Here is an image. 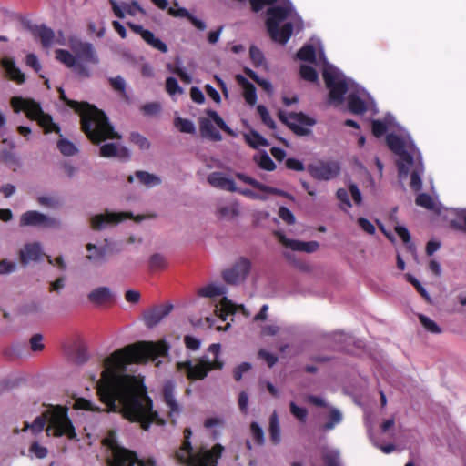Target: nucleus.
<instances>
[{
    "mask_svg": "<svg viewBox=\"0 0 466 466\" xmlns=\"http://www.w3.org/2000/svg\"><path fill=\"white\" fill-rule=\"evenodd\" d=\"M86 258L93 265H101L106 260V248L94 243L86 245Z\"/></svg>",
    "mask_w": 466,
    "mask_h": 466,
    "instance_id": "393cba45",
    "label": "nucleus"
},
{
    "mask_svg": "<svg viewBox=\"0 0 466 466\" xmlns=\"http://www.w3.org/2000/svg\"><path fill=\"white\" fill-rule=\"evenodd\" d=\"M200 132L203 137H208L211 140L220 141L222 139L220 133L208 119L202 118L200 120Z\"/></svg>",
    "mask_w": 466,
    "mask_h": 466,
    "instance_id": "473e14b6",
    "label": "nucleus"
},
{
    "mask_svg": "<svg viewBox=\"0 0 466 466\" xmlns=\"http://www.w3.org/2000/svg\"><path fill=\"white\" fill-rule=\"evenodd\" d=\"M395 126L394 117L388 115L383 121L374 120L372 122V133L379 137L385 132H389L386 141L390 150L399 157L397 161L399 177L404 180L410 173V187L418 191L422 187L421 176L424 173L421 155L410 139L409 133L399 127L395 130Z\"/></svg>",
    "mask_w": 466,
    "mask_h": 466,
    "instance_id": "7ed1b4c3",
    "label": "nucleus"
},
{
    "mask_svg": "<svg viewBox=\"0 0 466 466\" xmlns=\"http://www.w3.org/2000/svg\"><path fill=\"white\" fill-rule=\"evenodd\" d=\"M29 452L38 459H44L47 455V449L38 442H34L29 448Z\"/></svg>",
    "mask_w": 466,
    "mask_h": 466,
    "instance_id": "6e6d98bb",
    "label": "nucleus"
},
{
    "mask_svg": "<svg viewBox=\"0 0 466 466\" xmlns=\"http://www.w3.org/2000/svg\"><path fill=\"white\" fill-rule=\"evenodd\" d=\"M38 35L41 39L42 45L45 47H49L52 45L57 43L63 45L65 43L64 37L60 33V37L56 38L55 33L52 29L47 26L42 25L37 30Z\"/></svg>",
    "mask_w": 466,
    "mask_h": 466,
    "instance_id": "c85d7f7f",
    "label": "nucleus"
},
{
    "mask_svg": "<svg viewBox=\"0 0 466 466\" xmlns=\"http://www.w3.org/2000/svg\"><path fill=\"white\" fill-rule=\"evenodd\" d=\"M136 463L138 466H156V461L153 459L137 460L134 452L125 448L116 449L112 453L110 460V466H134Z\"/></svg>",
    "mask_w": 466,
    "mask_h": 466,
    "instance_id": "f8f14e48",
    "label": "nucleus"
},
{
    "mask_svg": "<svg viewBox=\"0 0 466 466\" xmlns=\"http://www.w3.org/2000/svg\"><path fill=\"white\" fill-rule=\"evenodd\" d=\"M74 408L76 410H85L90 411L99 410V409L92 401L84 398H77L75 400Z\"/></svg>",
    "mask_w": 466,
    "mask_h": 466,
    "instance_id": "8fccbe9b",
    "label": "nucleus"
},
{
    "mask_svg": "<svg viewBox=\"0 0 466 466\" xmlns=\"http://www.w3.org/2000/svg\"><path fill=\"white\" fill-rule=\"evenodd\" d=\"M16 265L15 263L8 260L2 259L0 261V274H8L15 270Z\"/></svg>",
    "mask_w": 466,
    "mask_h": 466,
    "instance_id": "69168bd1",
    "label": "nucleus"
},
{
    "mask_svg": "<svg viewBox=\"0 0 466 466\" xmlns=\"http://www.w3.org/2000/svg\"><path fill=\"white\" fill-rule=\"evenodd\" d=\"M148 264L151 269H162L167 265V259L163 254L155 253L150 256Z\"/></svg>",
    "mask_w": 466,
    "mask_h": 466,
    "instance_id": "37998d69",
    "label": "nucleus"
},
{
    "mask_svg": "<svg viewBox=\"0 0 466 466\" xmlns=\"http://www.w3.org/2000/svg\"><path fill=\"white\" fill-rule=\"evenodd\" d=\"M249 54L255 65L258 66L263 63V54L258 47L252 46L249 49Z\"/></svg>",
    "mask_w": 466,
    "mask_h": 466,
    "instance_id": "0e129e2a",
    "label": "nucleus"
},
{
    "mask_svg": "<svg viewBox=\"0 0 466 466\" xmlns=\"http://www.w3.org/2000/svg\"><path fill=\"white\" fill-rule=\"evenodd\" d=\"M25 63L28 66H31L35 72L41 70V64L35 54H28L25 58Z\"/></svg>",
    "mask_w": 466,
    "mask_h": 466,
    "instance_id": "774afa93",
    "label": "nucleus"
},
{
    "mask_svg": "<svg viewBox=\"0 0 466 466\" xmlns=\"http://www.w3.org/2000/svg\"><path fill=\"white\" fill-rule=\"evenodd\" d=\"M47 419L45 416V411L35 419L32 424L25 423V429H31L33 432L38 433L46 428Z\"/></svg>",
    "mask_w": 466,
    "mask_h": 466,
    "instance_id": "79ce46f5",
    "label": "nucleus"
},
{
    "mask_svg": "<svg viewBox=\"0 0 466 466\" xmlns=\"http://www.w3.org/2000/svg\"><path fill=\"white\" fill-rule=\"evenodd\" d=\"M191 434L189 429L185 430V441L176 453L177 461L187 466H217L218 460L224 451L223 446L216 444L211 450L202 449L199 452L194 453L189 441Z\"/></svg>",
    "mask_w": 466,
    "mask_h": 466,
    "instance_id": "39448f33",
    "label": "nucleus"
},
{
    "mask_svg": "<svg viewBox=\"0 0 466 466\" xmlns=\"http://www.w3.org/2000/svg\"><path fill=\"white\" fill-rule=\"evenodd\" d=\"M257 111L259 114L262 122L265 125H267L268 127L274 129L275 128V122L271 118L268 109L264 106L259 105V106H257Z\"/></svg>",
    "mask_w": 466,
    "mask_h": 466,
    "instance_id": "603ef678",
    "label": "nucleus"
},
{
    "mask_svg": "<svg viewBox=\"0 0 466 466\" xmlns=\"http://www.w3.org/2000/svg\"><path fill=\"white\" fill-rule=\"evenodd\" d=\"M249 76L255 80L266 92L271 94L273 92V86L271 83L264 78L258 77L254 72H248Z\"/></svg>",
    "mask_w": 466,
    "mask_h": 466,
    "instance_id": "4d7b16f0",
    "label": "nucleus"
},
{
    "mask_svg": "<svg viewBox=\"0 0 466 466\" xmlns=\"http://www.w3.org/2000/svg\"><path fill=\"white\" fill-rule=\"evenodd\" d=\"M220 344H211L208 350V355L203 356L196 363L190 360L177 362L178 371H184L189 380H203L209 370L221 369L223 362L219 360Z\"/></svg>",
    "mask_w": 466,
    "mask_h": 466,
    "instance_id": "423d86ee",
    "label": "nucleus"
},
{
    "mask_svg": "<svg viewBox=\"0 0 466 466\" xmlns=\"http://www.w3.org/2000/svg\"><path fill=\"white\" fill-rule=\"evenodd\" d=\"M100 156L103 157H119L122 159L130 157L129 150L118 142L106 143L100 147Z\"/></svg>",
    "mask_w": 466,
    "mask_h": 466,
    "instance_id": "b1692460",
    "label": "nucleus"
},
{
    "mask_svg": "<svg viewBox=\"0 0 466 466\" xmlns=\"http://www.w3.org/2000/svg\"><path fill=\"white\" fill-rule=\"evenodd\" d=\"M143 112L148 116H155L161 110V106L158 103H149L142 107Z\"/></svg>",
    "mask_w": 466,
    "mask_h": 466,
    "instance_id": "338daca9",
    "label": "nucleus"
},
{
    "mask_svg": "<svg viewBox=\"0 0 466 466\" xmlns=\"http://www.w3.org/2000/svg\"><path fill=\"white\" fill-rule=\"evenodd\" d=\"M104 445L107 446L111 453L115 452L116 449H122L123 447H120L116 441V433L115 431H109L107 435L103 440Z\"/></svg>",
    "mask_w": 466,
    "mask_h": 466,
    "instance_id": "3c124183",
    "label": "nucleus"
},
{
    "mask_svg": "<svg viewBox=\"0 0 466 466\" xmlns=\"http://www.w3.org/2000/svg\"><path fill=\"white\" fill-rule=\"evenodd\" d=\"M47 419L46 432L48 436H66L70 440L76 438L75 427L68 417V409L65 406H49L45 410Z\"/></svg>",
    "mask_w": 466,
    "mask_h": 466,
    "instance_id": "6e6552de",
    "label": "nucleus"
},
{
    "mask_svg": "<svg viewBox=\"0 0 466 466\" xmlns=\"http://www.w3.org/2000/svg\"><path fill=\"white\" fill-rule=\"evenodd\" d=\"M114 15L119 18L124 19L127 15L137 17L138 15L145 16V9L138 4L137 1L132 0L130 2H117L116 0H109Z\"/></svg>",
    "mask_w": 466,
    "mask_h": 466,
    "instance_id": "ddd939ff",
    "label": "nucleus"
},
{
    "mask_svg": "<svg viewBox=\"0 0 466 466\" xmlns=\"http://www.w3.org/2000/svg\"><path fill=\"white\" fill-rule=\"evenodd\" d=\"M21 227H43L55 228L60 226V221L36 210H29L20 217Z\"/></svg>",
    "mask_w": 466,
    "mask_h": 466,
    "instance_id": "9b49d317",
    "label": "nucleus"
},
{
    "mask_svg": "<svg viewBox=\"0 0 466 466\" xmlns=\"http://www.w3.org/2000/svg\"><path fill=\"white\" fill-rule=\"evenodd\" d=\"M20 260L27 265L30 262H37L44 257L43 247L39 242L27 243L19 252Z\"/></svg>",
    "mask_w": 466,
    "mask_h": 466,
    "instance_id": "412c9836",
    "label": "nucleus"
},
{
    "mask_svg": "<svg viewBox=\"0 0 466 466\" xmlns=\"http://www.w3.org/2000/svg\"><path fill=\"white\" fill-rule=\"evenodd\" d=\"M418 318L420 324L427 331L433 334H440L441 332V329L439 327V325L429 317H426L423 314H420Z\"/></svg>",
    "mask_w": 466,
    "mask_h": 466,
    "instance_id": "a19ab883",
    "label": "nucleus"
},
{
    "mask_svg": "<svg viewBox=\"0 0 466 466\" xmlns=\"http://www.w3.org/2000/svg\"><path fill=\"white\" fill-rule=\"evenodd\" d=\"M168 346L164 341L138 342L112 353L104 360V370L97 381L96 389L101 400L109 410L119 412L131 422H138L147 431L150 424H164L157 411L153 410V401L147 396L143 378L127 374V366L131 363L156 361L159 366V357L167 355Z\"/></svg>",
    "mask_w": 466,
    "mask_h": 466,
    "instance_id": "f257e3e1",
    "label": "nucleus"
},
{
    "mask_svg": "<svg viewBox=\"0 0 466 466\" xmlns=\"http://www.w3.org/2000/svg\"><path fill=\"white\" fill-rule=\"evenodd\" d=\"M240 215L239 204L236 201L219 204L217 208V216L220 219L231 221Z\"/></svg>",
    "mask_w": 466,
    "mask_h": 466,
    "instance_id": "a878e982",
    "label": "nucleus"
},
{
    "mask_svg": "<svg viewBox=\"0 0 466 466\" xmlns=\"http://www.w3.org/2000/svg\"><path fill=\"white\" fill-rule=\"evenodd\" d=\"M358 225L360 228L366 233L370 235H373L376 232L375 226L367 218H358Z\"/></svg>",
    "mask_w": 466,
    "mask_h": 466,
    "instance_id": "680f3d73",
    "label": "nucleus"
},
{
    "mask_svg": "<svg viewBox=\"0 0 466 466\" xmlns=\"http://www.w3.org/2000/svg\"><path fill=\"white\" fill-rule=\"evenodd\" d=\"M279 217L289 225L295 223L293 213L286 207H280L279 209Z\"/></svg>",
    "mask_w": 466,
    "mask_h": 466,
    "instance_id": "052dcab7",
    "label": "nucleus"
},
{
    "mask_svg": "<svg viewBox=\"0 0 466 466\" xmlns=\"http://www.w3.org/2000/svg\"><path fill=\"white\" fill-rule=\"evenodd\" d=\"M57 147L61 153L65 156H73L77 152L76 146L66 139H60Z\"/></svg>",
    "mask_w": 466,
    "mask_h": 466,
    "instance_id": "a18cd8bd",
    "label": "nucleus"
},
{
    "mask_svg": "<svg viewBox=\"0 0 466 466\" xmlns=\"http://www.w3.org/2000/svg\"><path fill=\"white\" fill-rule=\"evenodd\" d=\"M169 13L174 16L188 18L191 23L199 30H204L206 28V25L203 21L194 17L186 8L179 7L177 4L175 6L169 8Z\"/></svg>",
    "mask_w": 466,
    "mask_h": 466,
    "instance_id": "2f4dec72",
    "label": "nucleus"
},
{
    "mask_svg": "<svg viewBox=\"0 0 466 466\" xmlns=\"http://www.w3.org/2000/svg\"><path fill=\"white\" fill-rule=\"evenodd\" d=\"M208 181L211 186L227 191L236 192L238 190L234 180L222 172H212L208 175Z\"/></svg>",
    "mask_w": 466,
    "mask_h": 466,
    "instance_id": "4be33fe9",
    "label": "nucleus"
},
{
    "mask_svg": "<svg viewBox=\"0 0 466 466\" xmlns=\"http://www.w3.org/2000/svg\"><path fill=\"white\" fill-rule=\"evenodd\" d=\"M166 90L171 96L183 93V89L179 86L177 80L171 76L167 77L166 80Z\"/></svg>",
    "mask_w": 466,
    "mask_h": 466,
    "instance_id": "c03bdc74",
    "label": "nucleus"
},
{
    "mask_svg": "<svg viewBox=\"0 0 466 466\" xmlns=\"http://www.w3.org/2000/svg\"><path fill=\"white\" fill-rule=\"evenodd\" d=\"M72 50L76 55V60L84 65V63L96 64L97 56L91 44L79 42L72 46Z\"/></svg>",
    "mask_w": 466,
    "mask_h": 466,
    "instance_id": "aec40b11",
    "label": "nucleus"
},
{
    "mask_svg": "<svg viewBox=\"0 0 466 466\" xmlns=\"http://www.w3.org/2000/svg\"><path fill=\"white\" fill-rule=\"evenodd\" d=\"M37 201L40 206L51 209L58 208L62 204L57 197L52 195L39 196Z\"/></svg>",
    "mask_w": 466,
    "mask_h": 466,
    "instance_id": "58836bf2",
    "label": "nucleus"
},
{
    "mask_svg": "<svg viewBox=\"0 0 466 466\" xmlns=\"http://www.w3.org/2000/svg\"><path fill=\"white\" fill-rule=\"evenodd\" d=\"M249 270L250 262L244 258H240L232 268L223 272V279L228 284H239L246 279Z\"/></svg>",
    "mask_w": 466,
    "mask_h": 466,
    "instance_id": "4468645a",
    "label": "nucleus"
},
{
    "mask_svg": "<svg viewBox=\"0 0 466 466\" xmlns=\"http://www.w3.org/2000/svg\"><path fill=\"white\" fill-rule=\"evenodd\" d=\"M290 412L291 414L296 417L300 421H304L307 418L308 411L306 409L299 407L296 405L295 402H290Z\"/></svg>",
    "mask_w": 466,
    "mask_h": 466,
    "instance_id": "13d9d810",
    "label": "nucleus"
},
{
    "mask_svg": "<svg viewBox=\"0 0 466 466\" xmlns=\"http://www.w3.org/2000/svg\"><path fill=\"white\" fill-rule=\"evenodd\" d=\"M297 56L299 60L310 62L322 70L329 89V102L331 105L338 106L347 100L349 110L355 115L369 110L377 113L375 103L370 94L327 61L322 43L319 38L312 37L299 49Z\"/></svg>",
    "mask_w": 466,
    "mask_h": 466,
    "instance_id": "f03ea898",
    "label": "nucleus"
},
{
    "mask_svg": "<svg viewBox=\"0 0 466 466\" xmlns=\"http://www.w3.org/2000/svg\"><path fill=\"white\" fill-rule=\"evenodd\" d=\"M127 218H133L137 222H140L146 218L145 216L134 217L130 212H112L106 211L103 214L95 215L91 218V227L95 230L105 229L108 226L117 225Z\"/></svg>",
    "mask_w": 466,
    "mask_h": 466,
    "instance_id": "9d476101",
    "label": "nucleus"
},
{
    "mask_svg": "<svg viewBox=\"0 0 466 466\" xmlns=\"http://www.w3.org/2000/svg\"><path fill=\"white\" fill-rule=\"evenodd\" d=\"M342 421V414L337 409H332L330 411V420L324 425V430L330 431L336 425L339 424Z\"/></svg>",
    "mask_w": 466,
    "mask_h": 466,
    "instance_id": "09e8293b",
    "label": "nucleus"
},
{
    "mask_svg": "<svg viewBox=\"0 0 466 466\" xmlns=\"http://www.w3.org/2000/svg\"><path fill=\"white\" fill-rule=\"evenodd\" d=\"M258 357L265 360L268 367L274 366L278 360V357L275 354L270 353L265 350H260L258 351Z\"/></svg>",
    "mask_w": 466,
    "mask_h": 466,
    "instance_id": "e2e57ef3",
    "label": "nucleus"
},
{
    "mask_svg": "<svg viewBox=\"0 0 466 466\" xmlns=\"http://www.w3.org/2000/svg\"><path fill=\"white\" fill-rule=\"evenodd\" d=\"M275 236L283 246L295 251L313 253L317 251L319 248V244L317 241L304 242L295 239H289L286 238V236L283 233L279 231L275 233Z\"/></svg>",
    "mask_w": 466,
    "mask_h": 466,
    "instance_id": "a211bd4d",
    "label": "nucleus"
},
{
    "mask_svg": "<svg viewBox=\"0 0 466 466\" xmlns=\"http://www.w3.org/2000/svg\"><path fill=\"white\" fill-rule=\"evenodd\" d=\"M112 297V291L107 287H99L88 294V299L96 305L107 302Z\"/></svg>",
    "mask_w": 466,
    "mask_h": 466,
    "instance_id": "7c9ffc66",
    "label": "nucleus"
},
{
    "mask_svg": "<svg viewBox=\"0 0 466 466\" xmlns=\"http://www.w3.org/2000/svg\"><path fill=\"white\" fill-rule=\"evenodd\" d=\"M56 58L65 64L67 67L71 68L78 76L83 77L89 76L90 73L87 67L79 63L76 58V56H73L70 52L63 49H57L56 50Z\"/></svg>",
    "mask_w": 466,
    "mask_h": 466,
    "instance_id": "f3484780",
    "label": "nucleus"
},
{
    "mask_svg": "<svg viewBox=\"0 0 466 466\" xmlns=\"http://www.w3.org/2000/svg\"><path fill=\"white\" fill-rule=\"evenodd\" d=\"M286 121L292 130L300 136L309 134L310 127L316 123L313 118L302 113L289 114Z\"/></svg>",
    "mask_w": 466,
    "mask_h": 466,
    "instance_id": "dca6fc26",
    "label": "nucleus"
},
{
    "mask_svg": "<svg viewBox=\"0 0 466 466\" xmlns=\"http://www.w3.org/2000/svg\"><path fill=\"white\" fill-rule=\"evenodd\" d=\"M130 139L142 150H147L150 147V142L148 139L138 133L131 134Z\"/></svg>",
    "mask_w": 466,
    "mask_h": 466,
    "instance_id": "864d4df0",
    "label": "nucleus"
},
{
    "mask_svg": "<svg viewBox=\"0 0 466 466\" xmlns=\"http://www.w3.org/2000/svg\"><path fill=\"white\" fill-rule=\"evenodd\" d=\"M173 309V305H161L145 315V323L148 328L157 326L164 318H166Z\"/></svg>",
    "mask_w": 466,
    "mask_h": 466,
    "instance_id": "5701e85b",
    "label": "nucleus"
},
{
    "mask_svg": "<svg viewBox=\"0 0 466 466\" xmlns=\"http://www.w3.org/2000/svg\"><path fill=\"white\" fill-rule=\"evenodd\" d=\"M323 459L328 466H340V454L339 450L326 448Z\"/></svg>",
    "mask_w": 466,
    "mask_h": 466,
    "instance_id": "4c0bfd02",
    "label": "nucleus"
},
{
    "mask_svg": "<svg viewBox=\"0 0 466 466\" xmlns=\"http://www.w3.org/2000/svg\"><path fill=\"white\" fill-rule=\"evenodd\" d=\"M58 91L60 99L80 115L82 129L92 142L100 143L107 139H119L121 137L114 130L103 111L87 103H79L68 99L62 87H59Z\"/></svg>",
    "mask_w": 466,
    "mask_h": 466,
    "instance_id": "20e7f679",
    "label": "nucleus"
},
{
    "mask_svg": "<svg viewBox=\"0 0 466 466\" xmlns=\"http://www.w3.org/2000/svg\"><path fill=\"white\" fill-rule=\"evenodd\" d=\"M236 80L243 89V96L247 104L251 106H255L258 97L254 85L241 75H237Z\"/></svg>",
    "mask_w": 466,
    "mask_h": 466,
    "instance_id": "cd10ccee",
    "label": "nucleus"
},
{
    "mask_svg": "<svg viewBox=\"0 0 466 466\" xmlns=\"http://www.w3.org/2000/svg\"><path fill=\"white\" fill-rule=\"evenodd\" d=\"M148 45L154 48L159 50L162 53H167L168 48L167 46L162 42L159 38L156 37L150 31L145 32V37L143 38Z\"/></svg>",
    "mask_w": 466,
    "mask_h": 466,
    "instance_id": "ea45409f",
    "label": "nucleus"
},
{
    "mask_svg": "<svg viewBox=\"0 0 466 466\" xmlns=\"http://www.w3.org/2000/svg\"><path fill=\"white\" fill-rule=\"evenodd\" d=\"M339 171V164L335 161L319 162L309 166L310 175L319 180H330L336 177Z\"/></svg>",
    "mask_w": 466,
    "mask_h": 466,
    "instance_id": "2eb2a0df",
    "label": "nucleus"
},
{
    "mask_svg": "<svg viewBox=\"0 0 466 466\" xmlns=\"http://www.w3.org/2000/svg\"><path fill=\"white\" fill-rule=\"evenodd\" d=\"M269 435L270 440L274 444H279L281 441V431L279 421V417L274 411L269 419Z\"/></svg>",
    "mask_w": 466,
    "mask_h": 466,
    "instance_id": "72a5a7b5",
    "label": "nucleus"
},
{
    "mask_svg": "<svg viewBox=\"0 0 466 466\" xmlns=\"http://www.w3.org/2000/svg\"><path fill=\"white\" fill-rule=\"evenodd\" d=\"M250 431L253 439L259 444L262 445L265 441L264 431L262 428L257 422H252L250 425Z\"/></svg>",
    "mask_w": 466,
    "mask_h": 466,
    "instance_id": "5fc2aeb1",
    "label": "nucleus"
},
{
    "mask_svg": "<svg viewBox=\"0 0 466 466\" xmlns=\"http://www.w3.org/2000/svg\"><path fill=\"white\" fill-rule=\"evenodd\" d=\"M300 76L304 80L315 82L318 80V74L316 70L308 65H301L300 66Z\"/></svg>",
    "mask_w": 466,
    "mask_h": 466,
    "instance_id": "de8ad7c7",
    "label": "nucleus"
},
{
    "mask_svg": "<svg viewBox=\"0 0 466 466\" xmlns=\"http://www.w3.org/2000/svg\"><path fill=\"white\" fill-rule=\"evenodd\" d=\"M30 348L33 351L37 352L44 350L43 336L41 334H35L30 339Z\"/></svg>",
    "mask_w": 466,
    "mask_h": 466,
    "instance_id": "bf43d9fd",
    "label": "nucleus"
},
{
    "mask_svg": "<svg viewBox=\"0 0 466 466\" xmlns=\"http://www.w3.org/2000/svg\"><path fill=\"white\" fill-rule=\"evenodd\" d=\"M254 160L260 168L267 171H273L276 168L275 163L266 151H261L255 155Z\"/></svg>",
    "mask_w": 466,
    "mask_h": 466,
    "instance_id": "f704fd0d",
    "label": "nucleus"
},
{
    "mask_svg": "<svg viewBox=\"0 0 466 466\" xmlns=\"http://www.w3.org/2000/svg\"><path fill=\"white\" fill-rule=\"evenodd\" d=\"M176 383L173 380H167L163 386L164 400L168 408L170 417H177L182 408L175 397Z\"/></svg>",
    "mask_w": 466,
    "mask_h": 466,
    "instance_id": "6ab92c4d",
    "label": "nucleus"
},
{
    "mask_svg": "<svg viewBox=\"0 0 466 466\" xmlns=\"http://www.w3.org/2000/svg\"><path fill=\"white\" fill-rule=\"evenodd\" d=\"M227 288L223 285L211 283L198 290V295L212 299L214 304V311L222 320H226L229 315H233L238 309H241L242 313L248 316L243 305H237L226 297Z\"/></svg>",
    "mask_w": 466,
    "mask_h": 466,
    "instance_id": "0eeeda50",
    "label": "nucleus"
},
{
    "mask_svg": "<svg viewBox=\"0 0 466 466\" xmlns=\"http://www.w3.org/2000/svg\"><path fill=\"white\" fill-rule=\"evenodd\" d=\"M174 126L182 133H187V134L196 133L195 124L191 120L182 118L179 116H175Z\"/></svg>",
    "mask_w": 466,
    "mask_h": 466,
    "instance_id": "e433bc0d",
    "label": "nucleus"
},
{
    "mask_svg": "<svg viewBox=\"0 0 466 466\" xmlns=\"http://www.w3.org/2000/svg\"><path fill=\"white\" fill-rule=\"evenodd\" d=\"M0 64L2 67L5 69L6 76L11 80L15 81L17 84H22L25 82V75L17 67L13 58L4 57L1 59Z\"/></svg>",
    "mask_w": 466,
    "mask_h": 466,
    "instance_id": "bb28decb",
    "label": "nucleus"
},
{
    "mask_svg": "<svg viewBox=\"0 0 466 466\" xmlns=\"http://www.w3.org/2000/svg\"><path fill=\"white\" fill-rule=\"evenodd\" d=\"M245 141L253 148L268 146V142L256 131L244 134Z\"/></svg>",
    "mask_w": 466,
    "mask_h": 466,
    "instance_id": "c9c22d12",
    "label": "nucleus"
},
{
    "mask_svg": "<svg viewBox=\"0 0 466 466\" xmlns=\"http://www.w3.org/2000/svg\"><path fill=\"white\" fill-rule=\"evenodd\" d=\"M135 177L147 187H154L161 183L159 177L146 171H137L134 176L128 177V181L132 183Z\"/></svg>",
    "mask_w": 466,
    "mask_h": 466,
    "instance_id": "c756f323",
    "label": "nucleus"
},
{
    "mask_svg": "<svg viewBox=\"0 0 466 466\" xmlns=\"http://www.w3.org/2000/svg\"><path fill=\"white\" fill-rule=\"evenodd\" d=\"M11 106L15 112L25 111L29 118L37 120L46 133L60 131L58 126L53 122L51 116L45 114L40 105L35 100L14 96L11 99Z\"/></svg>",
    "mask_w": 466,
    "mask_h": 466,
    "instance_id": "1a4fd4ad",
    "label": "nucleus"
},
{
    "mask_svg": "<svg viewBox=\"0 0 466 466\" xmlns=\"http://www.w3.org/2000/svg\"><path fill=\"white\" fill-rule=\"evenodd\" d=\"M416 204L430 210H434L436 208V205L433 198L431 196L424 193L420 194L416 198Z\"/></svg>",
    "mask_w": 466,
    "mask_h": 466,
    "instance_id": "49530a36",
    "label": "nucleus"
}]
</instances>
